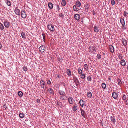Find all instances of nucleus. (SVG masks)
Instances as JSON below:
<instances>
[{"label": "nucleus", "mask_w": 128, "mask_h": 128, "mask_svg": "<svg viewBox=\"0 0 128 128\" xmlns=\"http://www.w3.org/2000/svg\"><path fill=\"white\" fill-rule=\"evenodd\" d=\"M23 70L24 71L26 72L27 71V68L26 67H24V68Z\"/></svg>", "instance_id": "nucleus-52"}, {"label": "nucleus", "mask_w": 128, "mask_h": 128, "mask_svg": "<svg viewBox=\"0 0 128 128\" xmlns=\"http://www.w3.org/2000/svg\"><path fill=\"white\" fill-rule=\"evenodd\" d=\"M110 118L112 122L114 124L116 122V120L114 117L111 116Z\"/></svg>", "instance_id": "nucleus-20"}, {"label": "nucleus", "mask_w": 128, "mask_h": 128, "mask_svg": "<svg viewBox=\"0 0 128 128\" xmlns=\"http://www.w3.org/2000/svg\"><path fill=\"white\" fill-rule=\"evenodd\" d=\"M6 3L8 6H10L11 5V2L9 1L6 0Z\"/></svg>", "instance_id": "nucleus-22"}, {"label": "nucleus", "mask_w": 128, "mask_h": 128, "mask_svg": "<svg viewBox=\"0 0 128 128\" xmlns=\"http://www.w3.org/2000/svg\"><path fill=\"white\" fill-rule=\"evenodd\" d=\"M92 80V78L90 76L88 77V81H91Z\"/></svg>", "instance_id": "nucleus-53"}, {"label": "nucleus", "mask_w": 128, "mask_h": 128, "mask_svg": "<svg viewBox=\"0 0 128 128\" xmlns=\"http://www.w3.org/2000/svg\"><path fill=\"white\" fill-rule=\"evenodd\" d=\"M10 23L6 21L4 22V25L5 27L7 28H8L10 25Z\"/></svg>", "instance_id": "nucleus-7"}, {"label": "nucleus", "mask_w": 128, "mask_h": 128, "mask_svg": "<svg viewBox=\"0 0 128 128\" xmlns=\"http://www.w3.org/2000/svg\"><path fill=\"white\" fill-rule=\"evenodd\" d=\"M102 86L103 89H105L106 88V84L104 83H103L102 84Z\"/></svg>", "instance_id": "nucleus-32"}, {"label": "nucleus", "mask_w": 128, "mask_h": 128, "mask_svg": "<svg viewBox=\"0 0 128 128\" xmlns=\"http://www.w3.org/2000/svg\"><path fill=\"white\" fill-rule=\"evenodd\" d=\"M68 102L71 104H73L74 100L72 97L69 98L68 99Z\"/></svg>", "instance_id": "nucleus-6"}, {"label": "nucleus", "mask_w": 128, "mask_h": 128, "mask_svg": "<svg viewBox=\"0 0 128 128\" xmlns=\"http://www.w3.org/2000/svg\"><path fill=\"white\" fill-rule=\"evenodd\" d=\"M46 81L47 83L48 84L50 85L51 84V82L50 80H47Z\"/></svg>", "instance_id": "nucleus-46"}, {"label": "nucleus", "mask_w": 128, "mask_h": 128, "mask_svg": "<svg viewBox=\"0 0 128 128\" xmlns=\"http://www.w3.org/2000/svg\"><path fill=\"white\" fill-rule=\"evenodd\" d=\"M94 30L95 32H98L99 31L98 28L97 26H96L94 28Z\"/></svg>", "instance_id": "nucleus-30"}, {"label": "nucleus", "mask_w": 128, "mask_h": 128, "mask_svg": "<svg viewBox=\"0 0 128 128\" xmlns=\"http://www.w3.org/2000/svg\"><path fill=\"white\" fill-rule=\"evenodd\" d=\"M74 18L76 20H79L80 18V16L78 14H76L74 16Z\"/></svg>", "instance_id": "nucleus-14"}, {"label": "nucleus", "mask_w": 128, "mask_h": 128, "mask_svg": "<svg viewBox=\"0 0 128 128\" xmlns=\"http://www.w3.org/2000/svg\"><path fill=\"white\" fill-rule=\"evenodd\" d=\"M92 96V93L90 92H88V98H91Z\"/></svg>", "instance_id": "nucleus-41"}, {"label": "nucleus", "mask_w": 128, "mask_h": 128, "mask_svg": "<svg viewBox=\"0 0 128 128\" xmlns=\"http://www.w3.org/2000/svg\"><path fill=\"white\" fill-rule=\"evenodd\" d=\"M2 46L1 44H0V49H1L2 48Z\"/></svg>", "instance_id": "nucleus-56"}, {"label": "nucleus", "mask_w": 128, "mask_h": 128, "mask_svg": "<svg viewBox=\"0 0 128 128\" xmlns=\"http://www.w3.org/2000/svg\"><path fill=\"white\" fill-rule=\"evenodd\" d=\"M78 109V107L77 106V104H75L74 107L73 108V110L74 112H76L77 110Z\"/></svg>", "instance_id": "nucleus-24"}, {"label": "nucleus", "mask_w": 128, "mask_h": 128, "mask_svg": "<svg viewBox=\"0 0 128 128\" xmlns=\"http://www.w3.org/2000/svg\"><path fill=\"white\" fill-rule=\"evenodd\" d=\"M112 96L113 98L115 99H117L118 97V94L116 92L112 93Z\"/></svg>", "instance_id": "nucleus-4"}, {"label": "nucleus", "mask_w": 128, "mask_h": 128, "mask_svg": "<svg viewBox=\"0 0 128 128\" xmlns=\"http://www.w3.org/2000/svg\"><path fill=\"white\" fill-rule=\"evenodd\" d=\"M118 84L120 86L122 84V81L121 80L120 78L118 79Z\"/></svg>", "instance_id": "nucleus-35"}, {"label": "nucleus", "mask_w": 128, "mask_h": 128, "mask_svg": "<svg viewBox=\"0 0 128 128\" xmlns=\"http://www.w3.org/2000/svg\"><path fill=\"white\" fill-rule=\"evenodd\" d=\"M47 27L49 30L51 31H53L54 30V26L52 24L48 25Z\"/></svg>", "instance_id": "nucleus-3"}, {"label": "nucleus", "mask_w": 128, "mask_h": 128, "mask_svg": "<svg viewBox=\"0 0 128 128\" xmlns=\"http://www.w3.org/2000/svg\"><path fill=\"white\" fill-rule=\"evenodd\" d=\"M79 103L80 106L82 107H83L84 105V102L83 100H80V101Z\"/></svg>", "instance_id": "nucleus-25"}, {"label": "nucleus", "mask_w": 128, "mask_h": 128, "mask_svg": "<svg viewBox=\"0 0 128 128\" xmlns=\"http://www.w3.org/2000/svg\"><path fill=\"white\" fill-rule=\"evenodd\" d=\"M78 73L80 74H82V70L80 68H79L78 70Z\"/></svg>", "instance_id": "nucleus-39"}, {"label": "nucleus", "mask_w": 128, "mask_h": 128, "mask_svg": "<svg viewBox=\"0 0 128 128\" xmlns=\"http://www.w3.org/2000/svg\"><path fill=\"white\" fill-rule=\"evenodd\" d=\"M76 4L78 7H80L81 6V3L80 2H76Z\"/></svg>", "instance_id": "nucleus-37"}, {"label": "nucleus", "mask_w": 128, "mask_h": 128, "mask_svg": "<svg viewBox=\"0 0 128 128\" xmlns=\"http://www.w3.org/2000/svg\"><path fill=\"white\" fill-rule=\"evenodd\" d=\"M66 72L67 75L69 76H70L72 75V73L71 71L70 70L68 69L66 71Z\"/></svg>", "instance_id": "nucleus-21"}, {"label": "nucleus", "mask_w": 128, "mask_h": 128, "mask_svg": "<svg viewBox=\"0 0 128 128\" xmlns=\"http://www.w3.org/2000/svg\"><path fill=\"white\" fill-rule=\"evenodd\" d=\"M60 16L62 18H63L64 17V16L62 14H60Z\"/></svg>", "instance_id": "nucleus-49"}, {"label": "nucleus", "mask_w": 128, "mask_h": 128, "mask_svg": "<svg viewBox=\"0 0 128 128\" xmlns=\"http://www.w3.org/2000/svg\"><path fill=\"white\" fill-rule=\"evenodd\" d=\"M121 24H122V26H125V23L124 20V19L121 18L120 20Z\"/></svg>", "instance_id": "nucleus-19"}, {"label": "nucleus", "mask_w": 128, "mask_h": 128, "mask_svg": "<svg viewBox=\"0 0 128 128\" xmlns=\"http://www.w3.org/2000/svg\"><path fill=\"white\" fill-rule=\"evenodd\" d=\"M4 26L0 22V28L1 30H3L4 29Z\"/></svg>", "instance_id": "nucleus-33"}, {"label": "nucleus", "mask_w": 128, "mask_h": 128, "mask_svg": "<svg viewBox=\"0 0 128 128\" xmlns=\"http://www.w3.org/2000/svg\"><path fill=\"white\" fill-rule=\"evenodd\" d=\"M48 6L49 8L52 9L53 8V5L52 4L51 2H49L48 3Z\"/></svg>", "instance_id": "nucleus-17"}, {"label": "nucleus", "mask_w": 128, "mask_h": 128, "mask_svg": "<svg viewBox=\"0 0 128 128\" xmlns=\"http://www.w3.org/2000/svg\"><path fill=\"white\" fill-rule=\"evenodd\" d=\"M117 2H118V0H117Z\"/></svg>", "instance_id": "nucleus-62"}, {"label": "nucleus", "mask_w": 128, "mask_h": 128, "mask_svg": "<svg viewBox=\"0 0 128 128\" xmlns=\"http://www.w3.org/2000/svg\"><path fill=\"white\" fill-rule=\"evenodd\" d=\"M84 68L85 69H88V66L87 64H85L84 66Z\"/></svg>", "instance_id": "nucleus-44"}, {"label": "nucleus", "mask_w": 128, "mask_h": 128, "mask_svg": "<svg viewBox=\"0 0 128 128\" xmlns=\"http://www.w3.org/2000/svg\"><path fill=\"white\" fill-rule=\"evenodd\" d=\"M87 96H88V93H87Z\"/></svg>", "instance_id": "nucleus-59"}, {"label": "nucleus", "mask_w": 128, "mask_h": 128, "mask_svg": "<svg viewBox=\"0 0 128 128\" xmlns=\"http://www.w3.org/2000/svg\"><path fill=\"white\" fill-rule=\"evenodd\" d=\"M115 2L114 0H112L111 1V4L112 5H114L115 4Z\"/></svg>", "instance_id": "nucleus-42"}, {"label": "nucleus", "mask_w": 128, "mask_h": 128, "mask_svg": "<svg viewBox=\"0 0 128 128\" xmlns=\"http://www.w3.org/2000/svg\"><path fill=\"white\" fill-rule=\"evenodd\" d=\"M127 68L128 70V66L127 67Z\"/></svg>", "instance_id": "nucleus-60"}, {"label": "nucleus", "mask_w": 128, "mask_h": 128, "mask_svg": "<svg viewBox=\"0 0 128 128\" xmlns=\"http://www.w3.org/2000/svg\"><path fill=\"white\" fill-rule=\"evenodd\" d=\"M88 79V77H87V79Z\"/></svg>", "instance_id": "nucleus-64"}, {"label": "nucleus", "mask_w": 128, "mask_h": 128, "mask_svg": "<svg viewBox=\"0 0 128 128\" xmlns=\"http://www.w3.org/2000/svg\"><path fill=\"white\" fill-rule=\"evenodd\" d=\"M84 7L86 11L85 14H87L88 12V4H86L85 5Z\"/></svg>", "instance_id": "nucleus-13"}, {"label": "nucleus", "mask_w": 128, "mask_h": 128, "mask_svg": "<svg viewBox=\"0 0 128 128\" xmlns=\"http://www.w3.org/2000/svg\"><path fill=\"white\" fill-rule=\"evenodd\" d=\"M19 117L21 118H23L24 117V115L23 113H20L19 115Z\"/></svg>", "instance_id": "nucleus-29"}, {"label": "nucleus", "mask_w": 128, "mask_h": 128, "mask_svg": "<svg viewBox=\"0 0 128 128\" xmlns=\"http://www.w3.org/2000/svg\"><path fill=\"white\" fill-rule=\"evenodd\" d=\"M122 54H119V55L118 56V57L119 58V57H120L121 56H122Z\"/></svg>", "instance_id": "nucleus-55"}, {"label": "nucleus", "mask_w": 128, "mask_h": 128, "mask_svg": "<svg viewBox=\"0 0 128 128\" xmlns=\"http://www.w3.org/2000/svg\"><path fill=\"white\" fill-rule=\"evenodd\" d=\"M123 58V56H120V57H119V58L120 60H122V59Z\"/></svg>", "instance_id": "nucleus-54"}, {"label": "nucleus", "mask_w": 128, "mask_h": 128, "mask_svg": "<svg viewBox=\"0 0 128 128\" xmlns=\"http://www.w3.org/2000/svg\"><path fill=\"white\" fill-rule=\"evenodd\" d=\"M73 80L74 81L75 83L76 84V86H78L79 84V82L78 79L76 77H74Z\"/></svg>", "instance_id": "nucleus-5"}, {"label": "nucleus", "mask_w": 128, "mask_h": 128, "mask_svg": "<svg viewBox=\"0 0 128 128\" xmlns=\"http://www.w3.org/2000/svg\"><path fill=\"white\" fill-rule=\"evenodd\" d=\"M103 54L104 55H105L104 53Z\"/></svg>", "instance_id": "nucleus-63"}, {"label": "nucleus", "mask_w": 128, "mask_h": 128, "mask_svg": "<svg viewBox=\"0 0 128 128\" xmlns=\"http://www.w3.org/2000/svg\"><path fill=\"white\" fill-rule=\"evenodd\" d=\"M48 91L51 94L54 95V91L52 88H50L49 89Z\"/></svg>", "instance_id": "nucleus-16"}, {"label": "nucleus", "mask_w": 128, "mask_h": 128, "mask_svg": "<svg viewBox=\"0 0 128 128\" xmlns=\"http://www.w3.org/2000/svg\"><path fill=\"white\" fill-rule=\"evenodd\" d=\"M40 83L41 87L42 88H43V90H44V88L45 84L43 80H42L40 81Z\"/></svg>", "instance_id": "nucleus-8"}, {"label": "nucleus", "mask_w": 128, "mask_h": 128, "mask_svg": "<svg viewBox=\"0 0 128 128\" xmlns=\"http://www.w3.org/2000/svg\"><path fill=\"white\" fill-rule=\"evenodd\" d=\"M88 49L90 52L93 53L94 52V51L96 52L95 49L94 47L90 46Z\"/></svg>", "instance_id": "nucleus-10"}, {"label": "nucleus", "mask_w": 128, "mask_h": 128, "mask_svg": "<svg viewBox=\"0 0 128 128\" xmlns=\"http://www.w3.org/2000/svg\"><path fill=\"white\" fill-rule=\"evenodd\" d=\"M22 37L23 38H26L25 34L24 32H22L21 34Z\"/></svg>", "instance_id": "nucleus-34"}, {"label": "nucleus", "mask_w": 128, "mask_h": 128, "mask_svg": "<svg viewBox=\"0 0 128 128\" xmlns=\"http://www.w3.org/2000/svg\"><path fill=\"white\" fill-rule=\"evenodd\" d=\"M81 115L82 116H83L84 117V116H85V113L84 111L82 109H81Z\"/></svg>", "instance_id": "nucleus-28"}, {"label": "nucleus", "mask_w": 128, "mask_h": 128, "mask_svg": "<svg viewBox=\"0 0 128 128\" xmlns=\"http://www.w3.org/2000/svg\"><path fill=\"white\" fill-rule=\"evenodd\" d=\"M109 46L110 52L114 53V47L112 45H110Z\"/></svg>", "instance_id": "nucleus-18"}, {"label": "nucleus", "mask_w": 128, "mask_h": 128, "mask_svg": "<svg viewBox=\"0 0 128 128\" xmlns=\"http://www.w3.org/2000/svg\"><path fill=\"white\" fill-rule=\"evenodd\" d=\"M36 102L38 103H40V101L39 99H37L36 100Z\"/></svg>", "instance_id": "nucleus-51"}, {"label": "nucleus", "mask_w": 128, "mask_h": 128, "mask_svg": "<svg viewBox=\"0 0 128 128\" xmlns=\"http://www.w3.org/2000/svg\"><path fill=\"white\" fill-rule=\"evenodd\" d=\"M126 96L125 94H124L122 98V100H126Z\"/></svg>", "instance_id": "nucleus-43"}, {"label": "nucleus", "mask_w": 128, "mask_h": 128, "mask_svg": "<svg viewBox=\"0 0 128 128\" xmlns=\"http://www.w3.org/2000/svg\"><path fill=\"white\" fill-rule=\"evenodd\" d=\"M62 85L64 86H65V83H64V82H63L62 83Z\"/></svg>", "instance_id": "nucleus-57"}, {"label": "nucleus", "mask_w": 128, "mask_h": 128, "mask_svg": "<svg viewBox=\"0 0 128 128\" xmlns=\"http://www.w3.org/2000/svg\"><path fill=\"white\" fill-rule=\"evenodd\" d=\"M14 12H15L16 14L18 16H20V10L18 9H16L14 10Z\"/></svg>", "instance_id": "nucleus-9"}, {"label": "nucleus", "mask_w": 128, "mask_h": 128, "mask_svg": "<svg viewBox=\"0 0 128 128\" xmlns=\"http://www.w3.org/2000/svg\"><path fill=\"white\" fill-rule=\"evenodd\" d=\"M73 10L74 11H78V9L76 8V6L74 5L73 7Z\"/></svg>", "instance_id": "nucleus-31"}, {"label": "nucleus", "mask_w": 128, "mask_h": 128, "mask_svg": "<svg viewBox=\"0 0 128 128\" xmlns=\"http://www.w3.org/2000/svg\"><path fill=\"white\" fill-rule=\"evenodd\" d=\"M59 93L60 94L61 96H63L65 94L64 92L62 90H59Z\"/></svg>", "instance_id": "nucleus-23"}, {"label": "nucleus", "mask_w": 128, "mask_h": 128, "mask_svg": "<svg viewBox=\"0 0 128 128\" xmlns=\"http://www.w3.org/2000/svg\"><path fill=\"white\" fill-rule=\"evenodd\" d=\"M120 64L122 66H125L126 65V63L124 60H121L120 62Z\"/></svg>", "instance_id": "nucleus-15"}, {"label": "nucleus", "mask_w": 128, "mask_h": 128, "mask_svg": "<svg viewBox=\"0 0 128 128\" xmlns=\"http://www.w3.org/2000/svg\"><path fill=\"white\" fill-rule=\"evenodd\" d=\"M81 77L83 79H84L85 78V76L84 74H82L81 76Z\"/></svg>", "instance_id": "nucleus-48"}, {"label": "nucleus", "mask_w": 128, "mask_h": 128, "mask_svg": "<svg viewBox=\"0 0 128 128\" xmlns=\"http://www.w3.org/2000/svg\"><path fill=\"white\" fill-rule=\"evenodd\" d=\"M18 96L20 97H22L23 95V94L22 92L20 91H19L18 93Z\"/></svg>", "instance_id": "nucleus-26"}, {"label": "nucleus", "mask_w": 128, "mask_h": 128, "mask_svg": "<svg viewBox=\"0 0 128 128\" xmlns=\"http://www.w3.org/2000/svg\"><path fill=\"white\" fill-rule=\"evenodd\" d=\"M97 57L98 59H100L101 58V55L100 54H98Z\"/></svg>", "instance_id": "nucleus-47"}, {"label": "nucleus", "mask_w": 128, "mask_h": 128, "mask_svg": "<svg viewBox=\"0 0 128 128\" xmlns=\"http://www.w3.org/2000/svg\"><path fill=\"white\" fill-rule=\"evenodd\" d=\"M39 49L40 52H43L45 51L46 47L45 46L42 45L39 48Z\"/></svg>", "instance_id": "nucleus-1"}, {"label": "nucleus", "mask_w": 128, "mask_h": 128, "mask_svg": "<svg viewBox=\"0 0 128 128\" xmlns=\"http://www.w3.org/2000/svg\"><path fill=\"white\" fill-rule=\"evenodd\" d=\"M57 104L58 105L60 106L62 104V102H57Z\"/></svg>", "instance_id": "nucleus-45"}, {"label": "nucleus", "mask_w": 128, "mask_h": 128, "mask_svg": "<svg viewBox=\"0 0 128 128\" xmlns=\"http://www.w3.org/2000/svg\"><path fill=\"white\" fill-rule=\"evenodd\" d=\"M122 43L124 46H126L127 45V40L124 38H122Z\"/></svg>", "instance_id": "nucleus-12"}, {"label": "nucleus", "mask_w": 128, "mask_h": 128, "mask_svg": "<svg viewBox=\"0 0 128 128\" xmlns=\"http://www.w3.org/2000/svg\"><path fill=\"white\" fill-rule=\"evenodd\" d=\"M124 16L125 17L128 16V13L126 11L124 12Z\"/></svg>", "instance_id": "nucleus-36"}, {"label": "nucleus", "mask_w": 128, "mask_h": 128, "mask_svg": "<svg viewBox=\"0 0 128 128\" xmlns=\"http://www.w3.org/2000/svg\"><path fill=\"white\" fill-rule=\"evenodd\" d=\"M42 35L43 36V39H44V41L45 42V35L44 33H43L42 34Z\"/></svg>", "instance_id": "nucleus-38"}, {"label": "nucleus", "mask_w": 128, "mask_h": 128, "mask_svg": "<svg viewBox=\"0 0 128 128\" xmlns=\"http://www.w3.org/2000/svg\"><path fill=\"white\" fill-rule=\"evenodd\" d=\"M56 9L58 11H59V10H60V6L59 5H57L56 6Z\"/></svg>", "instance_id": "nucleus-40"}, {"label": "nucleus", "mask_w": 128, "mask_h": 128, "mask_svg": "<svg viewBox=\"0 0 128 128\" xmlns=\"http://www.w3.org/2000/svg\"><path fill=\"white\" fill-rule=\"evenodd\" d=\"M4 108H5L6 110L8 108V107L6 104H4Z\"/></svg>", "instance_id": "nucleus-50"}, {"label": "nucleus", "mask_w": 128, "mask_h": 128, "mask_svg": "<svg viewBox=\"0 0 128 128\" xmlns=\"http://www.w3.org/2000/svg\"><path fill=\"white\" fill-rule=\"evenodd\" d=\"M60 100H67V97L66 95H64L60 96Z\"/></svg>", "instance_id": "nucleus-11"}, {"label": "nucleus", "mask_w": 128, "mask_h": 128, "mask_svg": "<svg viewBox=\"0 0 128 128\" xmlns=\"http://www.w3.org/2000/svg\"><path fill=\"white\" fill-rule=\"evenodd\" d=\"M21 16L23 18H25L27 16V14L25 10H22L21 12Z\"/></svg>", "instance_id": "nucleus-2"}, {"label": "nucleus", "mask_w": 128, "mask_h": 128, "mask_svg": "<svg viewBox=\"0 0 128 128\" xmlns=\"http://www.w3.org/2000/svg\"><path fill=\"white\" fill-rule=\"evenodd\" d=\"M61 4L63 6H65L66 4V2L65 0H62Z\"/></svg>", "instance_id": "nucleus-27"}, {"label": "nucleus", "mask_w": 128, "mask_h": 128, "mask_svg": "<svg viewBox=\"0 0 128 128\" xmlns=\"http://www.w3.org/2000/svg\"><path fill=\"white\" fill-rule=\"evenodd\" d=\"M128 101V100H126V102H127Z\"/></svg>", "instance_id": "nucleus-61"}, {"label": "nucleus", "mask_w": 128, "mask_h": 128, "mask_svg": "<svg viewBox=\"0 0 128 128\" xmlns=\"http://www.w3.org/2000/svg\"><path fill=\"white\" fill-rule=\"evenodd\" d=\"M123 26V29H124L125 28H125V26Z\"/></svg>", "instance_id": "nucleus-58"}]
</instances>
